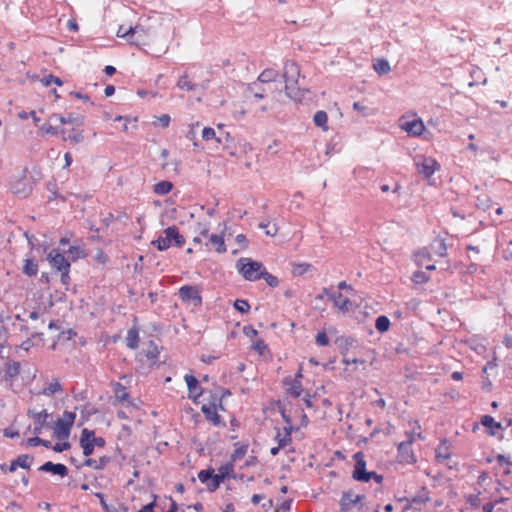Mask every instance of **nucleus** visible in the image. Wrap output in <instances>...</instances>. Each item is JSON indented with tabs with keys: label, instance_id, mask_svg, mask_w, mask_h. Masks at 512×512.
I'll list each match as a JSON object with an SVG mask.
<instances>
[{
	"label": "nucleus",
	"instance_id": "obj_1",
	"mask_svg": "<svg viewBox=\"0 0 512 512\" xmlns=\"http://www.w3.org/2000/svg\"><path fill=\"white\" fill-rule=\"evenodd\" d=\"M300 68L294 61H287L284 65L282 78L285 81L286 95L294 101H301L304 98L305 90H301L298 84Z\"/></svg>",
	"mask_w": 512,
	"mask_h": 512
},
{
	"label": "nucleus",
	"instance_id": "obj_2",
	"mask_svg": "<svg viewBox=\"0 0 512 512\" xmlns=\"http://www.w3.org/2000/svg\"><path fill=\"white\" fill-rule=\"evenodd\" d=\"M147 22L140 21L134 27H128L126 34L130 35L132 45L138 47L148 45L154 38L155 29Z\"/></svg>",
	"mask_w": 512,
	"mask_h": 512
},
{
	"label": "nucleus",
	"instance_id": "obj_3",
	"mask_svg": "<svg viewBox=\"0 0 512 512\" xmlns=\"http://www.w3.org/2000/svg\"><path fill=\"white\" fill-rule=\"evenodd\" d=\"M353 459L355 461L354 469L352 472V478L359 482H369L373 479L376 483L380 484L383 481V476L373 471H367L366 460L363 452H357L354 454Z\"/></svg>",
	"mask_w": 512,
	"mask_h": 512
},
{
	"label": "nucleus",
	"instance_id": "obj_4",
	"mask_svg": "<svg viewBox=\"0 0 512 512\" xmlns=\"http://www.w3.org/2000/svg\"><path fill=\"white\" fill-rule=\"evenodd\" d=\"M239 273L248 281H256L261 278V274L265 269L261 262L254 261L250 258H240L236 264Z\"/></svg>",
	"mask_w": 512,
	"mask_h": 512
},
{
	"label": "nucleus",
	"instance_id": "obj_5",
	"mask_svg": "<svg viewBox=\"0 0 512 512\" xmlns=\"http://www.w3.org/2000/svg\"><path fill=\"white\" fill-rule=\"evenodd\" d=\"M164 235L165 236H160L158 239L152 241V245L160 251L167 250L171 246L172 241H174L177 247H182L185 243L184 237L179 233L176 226L166 228Z\"/></svg>",
	"mask_w": 512,
	"mask_h": 512
},
{
	"label": "nucleus",
	"instance_id": "obj_6",
	"mask_svg": "<svg viewBox=\"0 0 512 512\" xmlns=\"http://www.w3.org/2000/svg\"><path fill=\"white\" fill-rule=\"evenodd\" d=\"M80 445L83 449V454L88 457L93 453L96 446H105V439L102 437H95L94 431L84 428L80 436Z\"/></svg>",
	"mask_w": 512,
	"mask_h": 512
},
{
	"label": "nucleus",
	"instance_id": "obj_7",
	"mask_svg": "<svg viewBox=\"0 0 512 512\" xmlns=\"http://www.w3.org/2000/svg\"><path fill=\"white\" fill-rule=\"evenodd\" d=\"M76 414L70 411H64L63 418L58 419L55 423L54 434L59 440H66L70 435L71 428L74 424Z\"/></svg>",
	"mask_w": 512,
	"mask_h": 512
},
{
	"label": "nucleus",
	"instance_id": "obj_8",
	"mask_svg": "<svg viewBox=\"0 0 512 512\" xmlns=\"http://www.w3.org/2000/svg\"><path fill=\"white\" fill-rule=\"evenodd\" d=\"M414 162L418 173L425 178H429L438 166L437 162L430 157L417 156Z\"/></svg>",
	"mask_w": 512,
	"mask_h": 512
},
{
	"label": "nucleus",
	"instance_id": "obj_9",
	"mask_svg": "<svg viewBox=\"0 0 512 512\" xmlns=\"http://www.w3.org/2000/svg\"><path fill=\"white\" fill-rule=\"evenodd\" d=\"M364 499L363 495L356 494L353 490H347L342 493L339 501L342 512H349L354 506L358 505Z\"/></svg>",
	"mask_w": 512,
	"mask_h": 512
},
{
	"label": "nucleus",
	"instance_id": "obj_10",
	"mask_svg": "<svg viewBox=\"0 0 512 512\" xmlns=\"http://www.w3.org/2000/svg\"><path fill=\"white\" fill-rule=\"evenodd\" d=\"M179 297L183 302H193L194 306H200L202 304L200 290L196 286H182L179 289Z\"/></svg>",
	"mask_w": 512,
	"mask_h": 512
},
{
	"label": "nucleus",
	"instance_id": "obj_11",
	"mask_svg": "<svg viewBox=\"0 0 512 512\" xmlns=\"http://www.w3.org/2000/svg\"><path fill=\"white\" fill-rule=\"evenodd\" d=\"M429 500V497L426 493V491H423L422 493L412 497V498H401L399 499L400 502H405V505L403 506V512H406L408 510H413V512H418L421 510L422 505H424Z\"/></svg>",
	"mask_w": 512,
	"mask_h": 512
},
{
	"label": "nucleus",
	"instance_id": "obj_12",
	"mask_svg": "<svg viewBox=\"0 0 512 512\" xmlns=\"http://www.w3.org/2000/svg\"><path fill=\"white\" fill-rule=\"evenodd\" d=\"M399 126L402 130L412 136H420L425 129L421 119L407 120L405 118H401Z\"/></svg>",
	"mask_w": 512,
	"mask_h": 512
},
{
	"label": "nucleus",
	"instance_id": "obj_13",
	"mask_svg": "<svg viewBox=\"0 0 512 512\" xmlns=\"http://www.w3.org/2000/svg\"><path fill=\"white\" fill-rule=\"evenodd\" d=\"M323 293L333 301L334 305L338 307L341 311L347 312L351 308V302L348 298L344 297L340 292L333 293L329 288H323Z\"/></svg>",
	"mask_w": 512,
	"mask_h": 512
},
{
	"label": "nucleus",
	"instance_id": "obj_14",
	"mask_svg": "<svg viewBox=\"0 0 512 512\" xmlns=\"http://www.w3.org/2000/svg\"><path fill=\"white\" fill-rule=\"evenodd\" d=\"M48 260L51 264V266L58 271L60 270H70V263L69 261L58 252L56 249H52L50 253L48 254Z\"/></svg>",
	"mask_w": 512,
	"mask_h": 512
},
{
	"label": "nucleus",
	"instance_id": "obj_15",
	"mask_svg": "<svg viewBox=\"0 0 512 512\" xmlns=\"http://www.w3.org/2000/svg\"><path fill=\"white\" fill-rule=\"evenodd\" d=\"M207 239L205 246L207 249H214L217 253L226 252V246L223 238V233L221 234H210L208 232V237H204Z\"/></svg>",
	"mask_w": 512,
	"mask_h": 512
},
{
	"label": "nucleus",
	"instance_id": "obj_16",
	"mask_svg": "<svg viewBox=\"0 0 512 512\" xmlns=\"http://www.w3.org/2000/svg\"><path fill=\"white\" fill-rule=\"evenodd\" d=\"M28 416L34 419L33 433L38 435L42 432L43 427L46 425L49 414L45 409L40 412L28 410Z\"/></svg>",
	"mask_w": 512,
	"mask_h": 512
},
{
	"label": "nucleus",
	"instance_id": "obj_17",
	"mask_svg": "<svg viewBox=\"0 0 512 512\" xmlns=\"http://www.w3.org/2000/svg\"><path fill=\"white\" fill-rule=\"evenodd\" d=\"M201 411L205 415V418L215 426L224 425L221 420V416L217 413V407L215 403L209 405H203Z\"/></svg>",
	"mask_w": 512,
	"mask_h": 512
},
{
	"label": "nucleus",
	"instance_id": "obj_18",
	"mask_svg": "<svg viewBox=\"0 0 512 512\" xmlns=\"http://www.w3.org/2000/svg\"><path fill=\"white\" fill-rule=\"evenodd\" d=\"M431 253L426 249H422L414 254V259L419 267H424L426 270H434L435 265L430 263Z\"/></svg>",
	"mask_w": 512,
	"mask_h": 512
},
{
	"label": "nucleus",
	"instance_id": "obj_19",
	"mask_svg": "<svg viewBox=\"0 0 512 512\" xmlns=\"http://www.w3.org/2000/svg\"><path fill=\"white\" fill-rule=\"evenodd\" d=\"M39 470L44 472H50L61 477H65L68 475V468L64 464H55L51 461L44 463L42 466L39 467Z\"/></svg>",
	"mask_w": 512,
	"mask_h": 512
},
{
	"label": "nucleus",
	"instance_id": "obj_20",
	"mask_svg": "<svg viewBox=\"0 0 512 512\" xmlns=\"http://www.w3.org/2000/svg\"><path fill=\"white\" fill-rule=\"evenodd\" d=\"M33 463V457L28 454H21L16 459L11 461L9 471L14 472L18 467L29 469Z\"/></svg>",
	"mask_w": 512,
	"mask_h": 512
},
{
	"label": "nucleus",
	"instance_id": "obj_21",
	"mask_svg": "<svg viewBox=\"0 0 512 512\" xmlns=\"http://www.w3.org/2000/svg\"><path fill=\"white\" fill-rule=\"evenodd\" d=\"M51 120H58L62 124H75L82 125L84 122L83 116L79 114L69 113L67 116L53 114L50 116Z\"/></svg>",
	"mask_w": 512,
	"mask_h": 512
},
{
	"label": "nucleus",
	"instance_id": "obj_22",
	"mask_svg": "<svg viewBox=\"0 0 512 512\" xmlns=\"http://www.w3.org/2000/svg\"><path fill=\"white\" fill-rule=\"evenodd\" d=\"M292 429H293L292 426L284 427L283 434L281 433V431L279 429L277 430V434L275 436V441L277 442L279 447L284 448L292 442V437H291Z\"/></svg>",
	"mask_w": 512,
	"mask_h": 512
},
{
	"label": "nucleus",
	"instance_id": "obj_23",
	"mask_svg": "<svg viewBox=\"0 0 512 512\" xmlns=\"http://www.w3.org/2000/svg\"><path fill=\"white\" fill-rule=\"evenodd\" d=\"M410 444H411V441L409 440V441L401 442L398 446V451H399L401 459L407 463H411L414 461V456L410 451Z\"/></svg>",
	"mask_w": 512,
	"mask_h": 512
},
{
	"label": "nucleus",
	"instance_id": "obj_24",
	"mask_svg": "<svg viewBox=\"0 0 512 512\" xmlns=\"http://www.w3.org/2000/svg\"><path fill=\"white\" fill-rule=\"evenodd\" d=\"M185 381L189 390V398L193 399L194 401L198 396L202 394V391L194 394L196 389L198 388L199 381L194 377L193 375H185Z\"/></svg>",
	"mask_w": 512,
	"mask_h": 512
},
{
	"label": "nucleus",
	"instance_id": "obj_25",
	"mask_svg": "<svg viewBox=\"0 0 512 512\" xmlns=\"http://www.w3.org/2000/svg\"><path fill=\"white\" fill-rule=\"evenodd\" d=\"M110 462V458L107 456L100 457L99 460L88 458L84 461L83 465L91 467L96 470L103 469Z\"/></svg>",
	"mask_w": 512,
	"mask_h": 512
},
{
	"label": "nucleus",
	"instance_id": "obj_26",
	"mask_svg": "<svg viewBox=\"0 0 512 512\" xmlns=\"http://www.w3.org/2000/svg\"><path fill=\"white\" fill-rule=\"evenodd\" d=\"M328 115L325 111L319 110L313 116V122L317 127L322 128L323 131H328L327 126Z\"/></svg>",
	"mask_w": 512,
	"mask_h": 512
},
{
	"label": "nucleus",
	"instance_id": "obj_27",
	"mask_svg": "<svg viewBox=\"0 0 512 512\" xmlns=\"http://www.w3.org/2000/svg\"><path fill=\"white\" fill-rule=\"evenodd\" d=\"M139 342V333L136 328H131L127 332L126 345L130 349H136Z\"/></svg>",
	"mask_w": 512,
	"mask_h": 512
},
{
	"label": "nucleus",
	"instance_id": "obj_28",
	"mask_svg": "<svg viewBox=\"0 0 512 512\" xmlns=\"http://www.w3.org/2000/svg\"><path fill=\"white\" fill-rule=\"evenodd\" d=\"M279 74L274 69H265L258 77V81L261 83L275 82Z\"/></svg>",
	"mask_w": 512,
	"mask_h": 512
},
{
	"label": "nucleus",
	"instance_id": "obj_29",
	"mask_svg": "<svg viewBox=\"0 0 512 512\" xmlns=\"http://www.w3.org/2000/svg\"><path fill=\"white\" fill-rule=\"evenodd\" d=\"M373 68L379 75H385L391 71L389 62L383 58L377 59L373 64Z\"/></svg>",
	"mask_w": 512,
	"mask_h": 512
},
{
	"label": "nucleus",
	"instance_id": "obj_30",
	"mask_svg": "<svg viewBox=\"0 0 512 512\" xmlns=\"http://www.w3.org/2000/svg\"><path fill=\"white\" fill-rule=\"evenodd\" d=\"M22 271L29 277L36 276L38 264L33 259H26Z\"/></svg>",
	"mask_w": 512,
	"mask_h": 512
},
{
	"label": "nucleus",
	"instance_id": "obj_31",
	"mask_svg": "<svg viewBox=\"0 0 512 512\" xmlns=\"http://www.w3.org/2000/svg\"><path fill=\"white\" fill-rule=\"evenodd\" d=\"M62 391V386L59 383L58 379H53V381L42 390V394L45 396H53L56 393H59Z\"/></svg>",
	"mask_w": 512,
	"mask_h": 512
},
{
	"label": "nucleus",
	"instance_id": "obj_32",
	"mask_svg": "<svg viewBox=\"0 0 512 512\" xmlns=\"http://www.w3.org/2000/svg\"><path fill=\"white\" fill-rule=\"evenodd\" d=\"M173 188V184L170 181H160L154 185V193L158 195H165L169 193Z\"/></svg>",
	"mask_w": 512,
	"mask_h": 512
},
{
	"label": "nucleus",
	"instance_id": "obj_33",
	"mask_svg": "<svg viewBox=\"0 0 512 512\" xmlns=\"http://www.w3.org/2000/svg\"><path fill=\"white\" fill-rule=\"evenodd\" d=\"M233 471L234 465L232 462H229L219 467L218 473L215 475L221 482H223L226 477L230 476V474L233 473Z\"/></svg>",
	"mask_w": 512,
	"mask_h": 512
},
{
	"label": "nucleus",
	"instance_id": "obj_34",
	"mask_svg": "<svg viewBox=\"0 0 512 512\" xmlns=\"http://www.w3.org/2000/svg\"><path fill=\"white\" fill-rule=\"evenodd\" d=\"M431 250L439 255V256H445L446 255V250H447V247H446V244H445V240L444 239H436L432 244H431Z\"/></svg>",
	"mask_w": 512,
	"mask_h": 512
},
{
	"label": "nucleus",
	"instance_id": "obj_35",
	"mask_svg": "<svg viewBox=\"0 0 512 512\" xmlns=\"http://www.w3.org/2000/svg\"><path fill=\"white\" fill-rule=\"evenodd\" d=\"M177 86L182 89V90H187V91H193L195 90L198 85L192 83L189 79H188V76L187 75H183L181 76L178 81H177Z\"/></svg>",
	"mask_w": 512,
	"mask_h": 512
},
{
	"label": "nucleus",
	"instance_id": "obj_36",
	"mask_svg": "<svg viewBox=\"0 0 512 512\" xmlns=\"http://www.w3.org/2000/svg\"><path fill=\"white\" fill-rule=\"evenodd\" d=\"M291 396L298 398L301 396L303 392V387L301 381L298 379H293L290 383V387L288 389Z\"/></svg>",
	"mask_w": 512,
	"mask_h": 512
},
{
	"label": "nucleus",
	"instance_id": "obj_37",
	"mask_svg": "<svg viewBox=\"0 0 512 512\" xmlns=\"http://www.w3.org/2000/svg\"><path fill=\"white\" fill-rule=\"evenodd\" d=\"M375 327L381 333L386 332L390 327L389 318L383 315L379 316L375 321Z\"/></svg>",
	"mask_w": 512,
	"mask_h": 512
},
{
	"label": "nucleus",
	"instance_id": "obj_38",
	"mask_svg": "<svg viewBox=\"0 0 512 512\" xmlns=\"http://www.w3.org/2000/svg\"><path fill=\"white\" fill-rule=\"evenodd\" d=\"M114 392L116 399L121 402L126 401L129 398V394L126 391V388L121 383L115 384Z\"/></svg>",
	"mask_w": 512,
	"mask_h": 512
},
{
	"label": "nucleus",
	"instance_id": "obj_39",
	"mask_svg": "<svg viewBox=\"0 0 512 512\" xmlns=\"http://www.w3.org/2000/svg\"><path fill=\"white\" fill-rule=\"evenodd\" d=\"M67 252L72 260L84 258L86 255L84 250L79 246H71Z\"/></svg>",
	"mask_w": 512,
	"mask_h": 512
},
{
	"label": "nucleus",
	"instance_id": "obj_40",
	"mask_svg": "<svg viewBox=\"0 0 512 512\" xmlns=\"http://www.w3.org/2000/svg\"><path fill=\"white\" fill-rule=\"evenodd\" d=\"M481 423L483 426L493 429H499L501 428V424L499 422H496L494 418L490 415H484L481 418Z\"/></svg>",
	"mask_w": 512,
	"mask_h": 512
},
{
	"label": "nucleus",
	"instance_id": "obj_41",
	"mask_svg": "<svg viewBox=\"0 0 512 512\" xmlns=\"http://www.w3.org/2000/svg\"><path fill=\"white\" fill-rule=\"evenodd\" d=\"M202 138L206 141L215 139L217 142L221 143L222 139L221 137L216 136V132L213 128L205 127L202 131Z\"/></svg>",
	"mask_w": 512,
	"mask_h": 512
},
{
	"label": "nucleus",
	"instance_id": "obj_42",
	"mask_svg": "<svg viewBox=\"0 0 512 512\" xmlns=\"http://www.w3.org/2000/svg\"><path fill=\"white\" fill-rule=\"evenodd\" d=\"M311 268H312V265L309 263L296 264L293 267L292 273L295 276H301L304 273H306L307 271H309Z\"/></svg>",
	"mask_w": 512,
	"mask_h": 512
},
{
	"label": "nucleus",
	"instance_id": "obj_43",
	"mask_svg": "<svg viewBox=\"0 0 512 512\" xmlns=\"http://www.w3.org/2000/svg\"><path fill=\"white\" fill-rule=\"evenodd\" d=\"M436 459L438 462H444L448 459V447L445 446V440L436 451Z\"/></svg>",
	"mask_w": 512,
	"mask_h": 512
},
{
	"label": "nucleus",
	"instance_id": "obj_44",
	"mask_svg": "<svg viewBox=\"0 0 512 512\" xmlns=\"http://www.w3.org/2000/svg\"><path fill=\"white\" fill-rule=\"evenodd\" d=\"M261 278H263L270 287H277L279 284L278 278L268 273L265 269L261 274Z\"/></svg>",
	"mask_w": 512,
	"mask_h": 512
},
{
	"label": "nucleus",
	"instance_id": "obj_45",
	"mask_svg": "<svg viewBox=\"0 0 512 512\" xmlns=\"http://www.w3.org/2000/svg\"><path fill=\"white\" fill-rule=\"evenodd\" d=\"M234 308L240 313H248V311L250 310V305L247 300L237 299L234 302Z\"/></svg>",
	"mask_w": 512,
	"mask_h": 512
},
{
	"label": "nucleus",
	"instance_id": "obj_46",
	"mask_svg": "<svg viewBox=\"0 0 512 512\" xmlns=\"http://www.w3.org/2000/svg\"><path fill=\"white\" fill-rule=\"evenodd\" d=\"M247 452V446L243 445L234 450V452L231 455V462H236L237 460L242 459Z\"/></svg>",
	"mask_w": 512,
	"mask_h": 512
},
{
	"label": "nucleus",
	"instance_id": "obj_47",
	"mask_svg": "<svg viewBox=\"0 0 512 512\" xmlns=\"http://www.w3.org/2000/svg\"><path fill=\"white\" fill-rule=\"evenodd\" d=\"M41 81H42L43 85H45V86H49L52 83H54L58 86H61L63 84V81L59 77H56L51 74L43 77V79Z\"/></svg>",
	"mask_w": 512,
	"mask_h": 512
},
{
	"label": "nucleus",
	"instance_id": "obj_48",
	"mask_svg": "<svg viewBox=\"0 0 512 512\" xmlns=\"http://www.w3.org/2000/svg\"><path fill=\"white\" fill-rule=\"evenodd\" d=\"M195 231L202 237H208L209 224L206 222H198Z\"/></svg>",
	"mask_w": 512,
	"mask_h": 512
},
{
	"label": "nucleus",
	"instance_id": "obj_49",
	"mask_svg": "<svg viewBox=\"0 0 512 512\" xmlns=\"http://www.w3.org/2000/svg\"><path fill=\"white\" fill-rule=\"evenodd\" d=\"M428 276L426 275L425 272L423 271H415L413 273V276H412V280L416 283V284H423L425 282L428 281Z\"/></svg>",
	"mask_w": 512,
	"mask_h": 512
},
{
	"label": "nucleus",
	"instance_id": "obj_50",
	"mask_svg": "<svg viewBox=\"0 0 512 512\" xmlns=\"http://www.w3.org/2000/svg\"><path fill=\"white\" fill-rule=\"evenodd\" d=\"M222 482L217 478V476L213 473L212 478L206 483L207 489L210 492H214L217 490Z\"/></svg>",
	"mask_w": 512,
	"mask_h": 512
},
{
	"label": "nucleus",
	"instance_id": "obj_51",
	"mask_svg": "<svg viewBox=\"0 0 512 512\" xmlns=\"http://www.w3.org/2000/svg\"><path fill=\"white\" fill-rule=\"evenodd\" d=\"M214 473V470L209 468V469H205V470H201L199 473H198V479L202 482V483H207L210 478H212V474Z\"/></svg>",
	"mask_w": 512,
	"mask_h": 512
},
{
	"label": "nucleus",
	"instance_id": "obj_52",
	"mask_svg": "<svg viewBox=\"0 0 512 512\" xmlns=\"http://www.w3.org/2000/svg\"><path fill=\"white\" fill-rule=\"evenodd\" d=\"M353 109L355 111H357L359 114H361L362 116H368V115H371L372 113L369 111L368 107L361 104L360 102H354L353 103Z\"/></svg>",
	"mask_w": 512,
	"mask_h": 512
},
{
	"label": "nucleus",
	"instance_id": "obj_53",
	"mask_svg": "<svg viewBox=\"0 0 512 512\" xmlns=\"http://www.w3.org/2000/svg\"><path fill=\"white\" fill-rule=\"evenodd\" d=\"M19 371H20L19 363L14 362V363L8 365L7 370H6V375L12 378V377H15L16 375H18Z\"/></svg>",
	"mask_w": 512,
	"mask_h": 512
},
{
	"label": "nucleus",
	"instance_id": "obj_54",
	"mask_svg": "<svg viewBox=\"0 0 512 512\" xmlns=\"http://www.w3.org/2000/svg\"><path fill=\"white\" fill-rule=\"evenodd\" d=\"M40 131L43 134H51V135H56V134L62 132V130H60L59 127H54V126H51V125H43V126H41Z\"/></svg>",
	"mask_w": 512,
	"mask_h": 512
},
{
	"label": "nucleus",
	"instance_id": "obj_55",
	"mask_svg": "<svg viewBox=\"0 0 512 512\" xmlns=\"http://www.w3.org/2000/svg\"><path fill=\"white\" fill-rule=\"evenodd\" d=\"M316 343L319 346H326L329 343V339L325 332H319L316 336Z\"/></svg>",
	"mask_w": 512,
	"mask_h": 512
},
{
	"label": "nucleus",
	"instance_id": "obj_56",
	"mask_svg": "<svg viewBox=\"0 0 512 512\" xmlns=\"http://www.w3.org/2000/svg\"><path fill=\"white\" fill-rule=\"evenodd\" d=\"M70 448V443L68 441H64V442H61V443H56L52 449L55 451V452H63L65 450H68Z\"/></svg>",
	"mask_w": 512,
	"mask_h": 512
},
{
	"label": "nucleus",
	"instance_id": "obj_57",
	"mask_svg": "<svg viewBox=\"0 0 512 512\" xmlns=\"http://www.w3.org/2000/svg\"><path fill=\"white\" fill-rule=\"evenodd\" d=\"M95 496L99 499L100 501V504L102 506V508L106 511V512H110V509L113 507L111 505H108L107 502L105 501V498H104V494L101 493V492H97L95 493Z\"/></svg>",
	"mask_w": 512,
	"mask_h": 512
},
{
	"label": "nucleus",
	"instance_id": "obj_58",
	"mask_svg": "<svg viewBox=\"0 0 512 512\" xmlns=\"http://www.w3.org/2000/svg\"><path fill=\"white\" fill-rule=\"evenodd\" d=\"M292 500H285L281 505H279L275 512H288L291 508Z\"/></svg>",
	"mask_w": 512,
	"mask_h": 512
},
{
	"label": "nucleus",
	"instance_id": "obj_59",
	"mask_svg": "<svg viewBox=\"0 0 512 512\" xmlns=\"http://www.w3.org/2000/svg\"><path fill=\"white\" fill-rule=\"evenodd\" d=\"M256 85H257L256 83H252V84H250V85L248 86V90H249L250 92H253V94H254V97H255V98H258V99H262V98H264V97H265V94H264L265 90H262V91H256V90H255Z\"/></svg>",
	"mask_w": 512,
	"mask_h": 512
},
{
	"label": "nucleus",
	"instance_id": "obj_60",
	"mask_svg": "<svg viewBox=\"0 0 512 512\" xmlns=\"http://www.w3.org/2000/svg\"><path fill=\"white\" fill-rule=\"evenodd\" d=\"M128 28H125L121 25L117 31V36L120 38H125L131 44V38L129 34H126Z\"/></svg>",
	"mask_w": 512,
	"mask_h": 512
},
{
	"label": "nucleus",
	"instance_id": "obj_61",
	"mask_svg": "<svg viewBox=\"0 0 512 512\" xmlns=\"http://www.w3.org/2000/svg\"><path fill=\"white\" fill-rule=\"evenodd\" d=\"M67 139L75 143H81L84 140V136L82 132H77L70 134Z\"/></svg>",
	"mask_w": 512,
	"mask_h": 512
},
{
	"label": "nucleus",
	"instance_id": "obj_62",
	"mask_svg": "<svg viewBox=\"0 0 512 512\" xmlns=\"http://www.w3.org/2000/svg\"><path fill=\"white\" fill-rule=\"evenodd\" d=\"M157 121L162 127H167L170 123V116L168 114H163L157 118Z\"/></svg>",
	"mask_w": 512,
	"mask_h": 512
},
{
	"label": "nucleus",
	"instance_id": "obj_63",
	"mask_svg": "<svg viewBox=\"0 0 512 512\" xmlns=\"http://www.w3.org/2000/svg\"><path fill=\"white\" fill-rule=\"evenodd\" d=\"M243 332L248 337H254L258 334L257 330L254 329L251 325L245 326L243 328Z\"/></svg>",
	"mask_w": 512,
	"mask_h": 512
},
{
	"label": "nucleus",
	"instance_id": "obj_64",
	"mask_svg": "<svg viewBox=\"0 0 512 512\" xmlns=\"http://www.w3.org/2000/svg\"><path fill=\"white\" fill-rule=\"evenodd\" d=\"M159 351L156 346H153L150 350L146 352V357L150 360H154L157 358Z\"/></svg>",
	"mask_w": 512,
	"mask_h": 512
}]
</instances>
